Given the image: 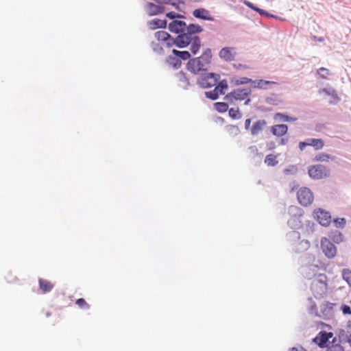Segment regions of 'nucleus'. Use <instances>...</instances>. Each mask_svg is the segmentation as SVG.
<instances>
[{
	"label": "nucleus",
	"instance_id": "f257e3e1",
	"mask_svg": "<svg viewBox=\"0 0 351 351\" xmlns=\"http://www.w3.org/2000/svg\"><path fill=\"white\" fill-rule=\"evenodd\" d=\"M219 75L213 73H206L202 75L197 80V84L203 88H209L215 86L213 90L205 92L207 98L213 100L217 99L219 95H223L228 89V82L226 80L220 81Z\"/></svg>",
	"mask_w": 351,
	"mask_h": 351
},
{
	"label": "nucleus",
	"instance_id": "f03ea898",
	"mask_svg": "<svg viewBox=\"0 0 351 351\" xmlns=\"http://www.w3.org/2000/svg\"><path fill=\"white\" fill-rule=\"evenodd\" d=\"M211 51L207 49L200 57L190 60L187 64V69L193 73L206 71L211 62Z\"/></svg>",
	"mask_w": 351,
	"mask_h": 351
},
{
	"label": "nucleus",
	"instance_id": "7ed1b4c3",
	"mask_svg": "<svg viewBox=\"0 0 351 351\" xmlns=\"http://www.w3.org/2000/svg\"><path fill=\"white\" fill-rule=\"evenodd\" d=\"M326 276L325 275H319V278L315 279L311 284V290L315 297L322 296L327 290Z\"/></svg>",
	"mask_w": 351,
	"mask_h": 351
},
{
	"label": "nucleus",
	"instance_id": "20e7f679",
	"mask_svg": "<svg viewBox=\"0 0 351 351\" xmlns=\"http://www.w3.org/2000/svg\"><path fill=\"white\" fill-rule=\"evenodd\" d=\"M251 92L250 88H238L227 94L225 96V99L230 103H234L236 101H243L249 97Z\"/></svg>",
	"mask_w": 351,
	"mask_h": 351
},
{
	"label": "nucleus",
	"instance_id": "39448f33",
	"mask_svg": "<svg viewBox=\"0 0 351 351\" xmlns=\"http://www.w3.org/2000/svg\"><path fill=\"white\" fill-rule=\"evenodd\" d=\"M298 200L304 206L311 205L314 199L313 194L307 187L301 188L297 193Z\"/></svg>",
	"mask_w": 351,
	"mask_h": 351
},
{
	"label": "nucleus",
	"instance_id": "423d86ee",
	"mask_svg": "<svg viewBox=\"0 0 351 351\" xmlns=\"http://www.w3.org/2000/svg\"><path fill=\"white\" fill-rule=\"evenodd\" d=\"M329 171L322 165H313L308 169V175L313 179H323L328 176Z\"/></svg>",
	"mask_w": 351,
	"mask_h": 351
},
{
	"label": "nucleus",
	"instance_id": "0eeeda50",
	"mask_svg": "<svg viewBox=\"0 0 351 351\" xmlns=\"http://www.w3.org/2000/svg\"><path fill=\"white\" fill-rule=\"evenodd\" d=\"M321 248L323 253L328 258H332L336 256L337 247L330 242L329 239L324 237L321 239Z\"/></svg>",
	"mask_w": 351,
	"mask_h": 351
},
{
	"label": "nucleus",
	"instance_id": "6e6552de",
	"mask_svg": "<svg viewBox=\"0 0 351 351\" xmlns=\"http://www.w3.org/2000/svg\"><path fill=\"white\" fill-rule=\"evenodd\" d=\"M314 217L324 226H328L331 221V216L328 212L321 208H317L313 212Z\"/></svg>",
	"mask_w": 351,
	"mask_h": 351
},
{
	"label": "nucleus",
	"instance_id": "1a4fd4ad",
	"mask_svg": "<svg viewBox=\"0 0 351 351\" xmlns=\"http://www.w3.org/2000/svg\"><path fill=\"white\" fill-rule=\"evenodd\" d=\"M306 146H312L315 149H321L324 146V142L323 140L319 138H308L305 142H300L299 144V148L303 150Z\"/></svg>",
	"mask_w": 351,
	"mask_h": 351
},
{
	"label": "nucleus",
	"instance_id": "9d476101",
	"mask_svg": "<svg viewBox=\"0 0 351 351\" xmlns=\"http://www.w3.org/2000/svg\"><path fill=\"white\" fill-rule=\"evenodd\" d=\"M192 39L193 38L191 37L190 34L183 33L178 35L174 40L173 39V44L180 48H184L190 45Z\"/></svg>",
	"mask_w": 351,
	"mask_h": 351
},
{
	"label": "nucleus",
	"instance_id": "9b49d317",
	"mask_svg": "<svg viewBox=\"0 0 351 351\" xmlns=\"http://www.w3.org/2000/svg\"><path fill=\"white\" fill-rule=\"evenodd\" d=\"M332 337V332H326L321 331L313 339V341L317 343L319 347L324 348L326 346L327 341Z\"/></svg>",
	"mask_w": 351,
	"mask_h": 351
},
{
	"label": "nucleus",
	"instance_id": "f8f14e48",
	"mask_svg": "<svg viewBox=\"0 0 351 351\" xmlns=\"http://www.w3.org/2000/svg\"><path fill=\"white\" fill-rule=\"evenodd\" d=\"M154 36L156 39L160 42H165L168 47L173 45V38L170 34L165 31H158L155 33Z\"/></svg>",
	"mask_w": 351,
	"mask_h": 351
},
{
	"label": "nucleus",
	"instance_id": "ddd939ff",
	"mask_svg": "<svg viewBox=\"0 0 351 351\" xmlns=\"http://www.w3.org/2000/svg\"><path fill=\"white\" fill-rule=\"evenodd\" d=\"M186 28V23L182 21H173L169 24V29L175 33L183 32Z\"/></svg>",
	"mask_w": 351,
	"mask_h": 351
},
{
	"label": "nucleus",
	"instance_id": "4468645a",
	"mask_svg": "<svg viewBox=\"0 0 351 351\" xmlns=\"http://www.w3.org/2000/svg\"><path fill=\"white\" fill-rule=\"evenodd\" d=\"M219 56L227 62L232 61L234 58V49L232 47H223L219 51Z\"/></svg>",
	"mask_w": 351,
	"mask_h": 351
},
{
	"label": "nucleus",
	"instance_id": "2eb2a0df",
	"mask_svg": "<svg viewBox=\"0 0 351 351\" xmlns=\"http://www.w3.org/2000/svg\"><path fill=\"white\" fill-rule=\"evenodd\" d=\"M267 125V122L265 120L261 119L256 121L254 124L252 125L250 132L252 136H256L259 134L265 128V127Z\"/></svg>",
	"mask_w": 351,
	"mask_h": 351
},
{
	"label": "nucleus",
	"instance_id": "dca6fc26",
	"mask_svg": "<svg viewBox=\"0 0 351 351\" xmlns=\"http://www.w3.org/2000/svg\"><path fill=\"white\" fill-rule=\"evenodd\" d=\"M193 15L195 18L208 20V21H213V18L210 16L209 11L204 8H199L196 9L193 12Z\"/></svg>",
	"mask_w": 351,
	"mask_h": 351
},
{
	"label": "nucleus",
	"instance_id": "f3484780",
	"mask_svg": "<svg viewBox=\"0 0 351 351\" xmlns=\"http://www.w3.org/2000/svg\"><path fill=\"white\" fill-rule=\"evenodd\" d=\"M288 127L285 124L274 125L271 128V132L276 136H282L287 133Z\"/></svg>",
	"mask_w": 351,
	"mask_h": 351
},
{
	"label": "nucleus",
	"instance_id": "a211bd4d",
	"mask_svg": "<svg viewBox=\"0 0 351 351\" xmlns=\"http://www.w3.org/2000/svg\"><path fill=\"white\" fill-rule=\"evenodd\" d=\"M146 11L149 16L156 15L164 12V8L161 5H155L153 3H148L146 5Z\"/></svg>",
	"mask_w": 351,
	"mask_h": 351
},
{
	"label": "nucleus",
	"instance_id": "6ab92c4d",
	"mask_svg": "<svg viewBox=\"0 0 351 351\" xmlns=\"http://www.w3.org/2000/svg\"><path fill=\"white\" fill-rule=\"evenodd\" d=\"M38 284L39 288L43 293L50 292L54 287L51 281L43 278L38 279Z\"/></svg>",
	"mask_w": 351,
	"mask_h": 351
},
{
	"label": "nucleus",
	"instance_id": "aec40b11",
	"mask_svg": "<svg viewBox=\"0 0 351 351\" xmlns=\"http://www.w3.org/2000/svg\"><path fill=\"white\" fill-rule=\"evenodd\" d=\"M203 29L199 25L191 24L186 27V34H190L191 37H198L195 35L197 33L202 32Z\"/></svg>",
	"mask_w": 351,
	"mask_h": 351
},
{
	"label": "nucleus",
	"instance_id": "412c9836",
	"mask_svg": "<svg viewBox=\"0 0 351 351\" xmlns=\"http://www.w3.org/2000/svg\"><path fill=\"white\" fill-rule=\"evenodd\" d=\"M167 25L165 20L155 19L149 22V27L152 29L156 28H165Z\"/></svg>",
	"mask_w": 351,
	"mask_h": 351
},
{
	"label": "nucleus",
	"instance_id": "4be33fe9",
	"mask_svg": "<svg viewBox=\"0 0 351 351\" xmlns=\"http://www.w3.org/2000/svg\"><path fill=\"white\" fill-rule=\"evenodd\" d=\"M191 51L193 54H196L197 52L199 51L200 46H201V42L199 37H193L191 40V43H190L189 45Z\"/></svg>",
	"mask_w": 351,
	"mask_h": 351
},
{
	"label": "nucleus",
	"instance_id": "5701e85b",
	"mask_svg": "<svg viewBox=\"0 0 351 351\" xmlns=\"http://www.w3.org/2000/svg\"><path fill=\"white\" fill-rule=\"evenodd\" d=\"M253 84V86L254 88H265L267 85L271 84H275L274 82L271 81H267L263 80H252V82Z\"/></svg>",
	"mask_w": 351,
	"mask_h": 351
},
{
	"label": "nucleus",
	"instance_id": "b1692460",
	"mask_svg": "<svg viewBox=\"0 0 351 351\" xmlns=\"http://www.w3.org/2000/svg\"><path fill=\"white\" fill-rule=\"evenodd\" d=\"M265 163L267 166H271V167L276 166L278 163V161L277 160V156L276 155H274L271 154L267 155L265 158Z\"/></svg>",
	"mask_w": 351,
	"mask_h": 351
},
{
	"label": "nucleus",
	"instance_id": "393cba45",
	"mask_svg": "<svg viewBox=\"0 0 351 351\" xmlns=\"http://www.w3.org/2000/svg\"><path fill=\"white\" fill-rule=\"evenodd\" d=\"M274 119L282 121H295L297 120V118L291 117L282 113L278 112L275 114Z\"/></svg>",
	"mask_w": 351,
	"mask_h": 351
},
{
	"label": "nucleus",
	"instance_id": "a878e982",
	"mask_svg": "<svg viewBox=\"0 0 351 351\" xmlns=\"http://www.w3.org/2000/svg\"><path fill=\"white\" fill-rule=\"evenodd\" d=\"M329 237L336 243H339L343 240V234L339 231L332 232Z\"/></svg>",
	"mask_w": 351,
	"mask_h": 351
},
{
	"label": "nucleus",
	"instance_id": "bb28decb",
	"mask_svg": "<svg viewBox=\"0 0 351 351\" xmlns=\"http://www.w3.org/2000/svg\"><path fill=\"white\" fill-rule=\"evenodd\" d=\"M172 52L176 57L183 60H186L191 57L190 53L187 51H180L176 49H173Z\"/></svg>",
	"mask_w": 351,
	"mask_h": 351
},
{
	"label": "nucleus",
	"instance_id": "cd10ccee",
	"mask_svg": "<svg viewBox=\"0 0 351 351\" xmlns=\"http://www.w3.org/2000/svg\"><path fill=\"white\" fill-rule=\"evenodd\" d=\"M232 82L235 85H243L247 84L252 82V80L246 77H234L232 80Z\"/></svg>",
	"mask_w": 351,
	"mask_h": 351
},
{
	"label": "nucleus",
	"instance_id": "c85d7f7f",
	"mask_svg": "<svg viewBox=\"0 0 351 351\" xmlns=\"http://www.w3.org/2000/svg\"><path fill=\"white\" fill-rule=\"evenodd\" d=\"M216 110L220 112H225L228 110V105L224 102H217L215 104Z\"/></svg>",
	"mask_w": 351,
	"mask_h": 351
},
{
	"label": "nucleus",
	"instance_id": "c756f323",
	"mask_svg": "<svg viewBox=\"0 0 351 351\" xmlns=\"http://www.w3.org/2000/svg\"><path fill=\"white\" fill-rule=\"evenodd\" d=\"M176 80L178 82H183L185 85H189V82L183 71H180L176 74Z\"/></svg>",
	"mask_w": 351,
	"mask_h": 351
},
{
	"label": "nucleus",
	"instance_id": "7c9ffc66",
	"mask_svg": "<svg viewBox=\"0 0 351 351\" xmlns=\"http://www.w3.org/2000/svg\"><path fill=\"white\" fill-rule=\"evenodd\" d=\"M331 158V156L328 154H319L317 155L314 160L315 161H321V162H326L328 161Z\"/></svg>",
	"mask_w": 351,
	"mask_h": 351
},
{
	"label": "nucleus",
	"instance_id": "2f4dec72",
	"mask_svg": "<svg viewBox=\"0 0 351 351\" xmlns=\"http://www.w3.org/2000/svg\"><path fill=\"white\" fill-rule=\"evenodd\" d=\"M75 304L81 308L83 309H88L90 308V305L86 302L84 298L77 299L75 302Z\"/></svg>",
	"mask_w": 351,
	"mask_h": 351
},
{
	"label": "nucleus",
	"instance_id": "473e14b6",
	"mask_svg": "<svg viewBox=\"0 0 351 351\" xmlns=\"http://www.w3.org/2000/svg\"><path fill=\"white\" fill-rule=\"evenodd\" d=\"M317 73L322 78L326 79L330 75V71L326 68L321 67L317 70Z\"/></svg>",
	"mask_w": 351,
	"mask_h": 351
},
{
	"label": "nucleus",
	"instance_id": "72a5a7b5",
	"mask_svg": "<svg viewBox=\"0 0 351 351\" xmlns=\"http://www.w3.org/2000/svg\"><path fill=\"white\" fill-rule=\"evenodd\" d=\"M343 278L351 286V271L343 269L342 272Z\"/></svg>",
	"mask_w": 351,
	"mask_h": 351
},
{
	"label": "nucleus",
	"instance_id": "f704fd0d",
	"mask_svg": "<svg viewBox=\"0 0 351 351\" xmlns=\"http://www.w3.org/2000/svg\"><path fill=\"white\" fill-rule=\"evenodd\" d=\"M229 115L232 119H239L241 117L240 112L238 108H232L229 110Z\"/></svg>",
	"mask_w": 351,
	"mask_h": 351
},
{
	"label": "nucleus",
	"instance_id": "c9c22d12",
	"mask_svg": "<svg viewBox=\"0 0 351 351\" xmlns=\"http://www.w3.org/2000/svg\"><path fill=\"white\" fill-rule=\"evenodd\" d=\"M326 351H344L343 347L339 344H334L329 346Z\"/></svg>",
	"mask_w": 351,
	"mask_h": 351
},
{
	"label": "nucleus",
	"instance_id": "e433bc0d",
	"mask_svg": "<svg viewBox=\"0 0 351 351\" xmlns=\"http://www.w3.org/2000/svg\"><path fill=\"white\" fill-rule=\"evenodd\" d=\"M335 223L337 227L343 228L346 224V220L344 218H337L334 220Z\"/></svg>",
	"mask_w": 351,
	"mask_h": 351
},
{
	"label": "nucleus",
	"instance_id": "4c0bfd02",
	"mask_svg": "<svg viewBox=\"0 0 351 351\" xmlns=\"http://www.w3.org/2000/svg\"><path fill=\"white\" fill-rule=\"evenodd\" d=\"M341 310L342 311L344 315H350L351 314V308L348 305L343 304L341 306Z\"/></svg>",
	"mask_w": 351,
	"mask_h": 351
},
{
	"label": "nucleus",
	"instance_id": "58836bf2",
	"mask_svg": "<svg viewBox=\"0 0 351 351\" xmlns=\"http://www.w3.org/2000/svg\"><path fill=\"white\" fill-rule=\"evenodd\" d=\"M249 151L253 154V155H257L258 154V148L255 145H252L249 147L248 148Z\"/></svg>",
	"mask_w": 351,
	"mask_h": 351
},
{
	"label": "nucleus",
	"instance_id": "ea45409f",
	"mask_svg": "<svg viewBox=\"0 0 351 351\" xmlns=\"http://www.w3.org/2000/svg\"><path fill=\"white\" fill-rule=\"evenodd\" d=\"M267 147L269 150H272V149L276 148V143L274 141H270V142L267 143Z\"/></svg>",
	"mask_w": 351,
	"mask_h": 351
},
{
	"label": "nucleus",
	"instance_id": "a19ab883",
	"mask_svg": "<svg viewBox=\"0 0 351 351\" xmlns=\"http://www.w3.org/2000/svg\"><path fill=\"white\" fill-rule=\"evenodd\" d=\"M166 16L169 19H174L177 16L176 14L173 12L167 13Z\"/></svg>",
	"mask_w": 351,
	"mask_h": 351
},
{
	"label": "nucleus",
	"instance_id": "79ce46f5",
	"mask_svg": "<svg viewBox=\"0 0 351 351\" xmlns=\"http://www.w3.org/2000/svg\"><path fill=\"white\" fill-rule=\"evenodd\" d=\"M251 124V120L250 119H247L245 121V130H249Z\"/></svg>",
	"mask_w": 351,
	"mask_h": 351
},
{
	"label": "nucleus",
	"instance_id": "37998d69",
	"mask_svg": "<svg viewBox=\"0 0 351 351\" xmlns=\"http://www.w3.org/2000/svg\"><path fill=\"white\" fill-rule=\"evenodd\" d=\"M256 12H258L260 14L268 15V13L266 11H265L264 10H262L258 7L256 9Z\"/></svg>",
	"mask_w": 351,
	"mask_h": 351
},
{
	"label": "nucleus",
	"instance_id": "c03bdc74",
	"mask_svg": "<svg viewBox=\"0 0 351 351\" xmlns=\"http://www.w3.org/2000/svg\"><path fill=\"white\" fill-rule=\"evenodd\" d=\"M245 5H247L249 8L256 11V9L257 8L256 6H255L253 3L250 2H245Z\"/></svg>",
	"mask_w": 351,
	"mask_h": 351
},
{
	"label": "nucleus",
	"instance_id": "a18cd8bd",
	"mask_svg": "<svg viewBox=\"0 0 351 351\" xmlns=\"http://www.w3.org/2000/svg\"><path fill=\"white\" fill-rule=\"evenodd\" d=\"M289 351H298V348L295 347L291 348Z\"/></svg>",
	"mask_w": 351,
	"mask_h": 351
},
{
	"label": "nucleus",
	"instance_id": "49530a36",
	"mask_svg": "<svg viewBox=\"0 0 351 351\" xmlns=\"http://www.w3.org/2000/svg\"><path fill=\"white\" fill-rule=\"evenodd\" d=\"M285 143H286V141L285 139L282 138L280 140V144L281 145H285Z\"/></svg>",
	"mask_w": 351,
	"mask_h": 351
},
{
	"label": "nucleus",
	"instance_id": "de8ad7c7",
	"mask_svg": "<svg viewBox=\"0 0 351 351\" xmlns=\"http://www.w3.org/2000/svg\"><path fill=\"white\" fill-rule=\"evenodd\" d=\"M180 64H181V62L179 60H176V62L174 64L175 66H177V65L180 66Z\"/></svg>",
	"mask_w": 351,
	"mask_h": 351
},
{
	"label": "nucleus",
	"instance_id": "09e8293b",
	"mask_svg": "<svg viewBox=\"0 0 351 351\" xmlns=\"http://www.w3.org/2000/svg\"><path fill=\"white\" fill-rule=\"evenodd\" d=\"M348 341H349V343H350V345H351V334H350V336H349Z\"/></svg>",
	"mask_w": 351,
	"mask_h": 351
},
{
	"label": "nucleus",
	"instance_id": "8fccbe9b",
	"mask_svg": "<svg viewBox=\"0 0 351 351\" xmlns=\"http://www.w3.org/2000/svg\"><path fill=\"white\" fill-rule=\"evenodd\" d=\"M250 101V99H247V101H245V104H248Z\"/></svg>",
	"mask_w": 351,
	"mask_h": 351
},
{
	"label": "nucleus",
	"instance_id": "3c124183",
	"mask_svg": "<svg viewBox=\"0 0 351 351\" xmlns=\"http://www.w3.org/2000/svg\"><path fill=\"white\" fill-rule=\"evenodd\" d=\"M335 98L338 99V97L337 95H335Z\"/></svg>",
	"mask_w": 351,
	"mask_h": 351
},
{
	"label": "nucleus",
	"instance_id": "603ef678",
	"mask_svg": "<svg viewBox=\"0 0 351 351\" xmlns=\"http://www.w3.org/2000/svg\"><path fill=\"white\" fill-rule=\"evenodd\" d=\"M304 351H306V350H304Z\"/></svg>",
	"mask_w": 351,
	"mask_h": 351
}]
</instances>
